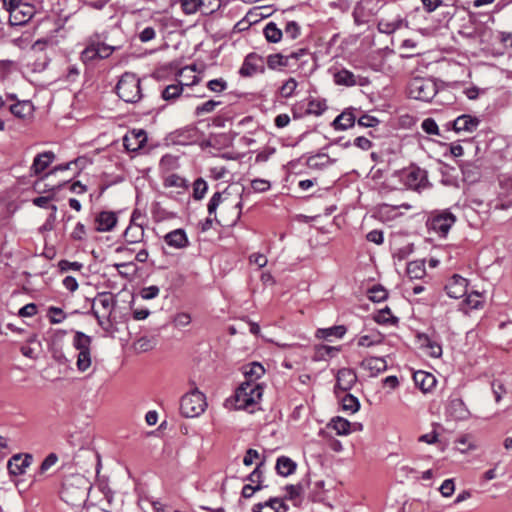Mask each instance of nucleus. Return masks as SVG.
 <instances>
[{
  "label": "nucleus",
  "instance_id": "obj_29",
  "mask_svg": "<svg viewBox=\"0 0 512 512\" xmlns=\"http://www.w3.org/2000/svg\"><path fill=\"white\" fill-rule=\"evenodd\" d=\"M263 34L269 43H278L283 38L282 27L278 26L274 21H270L264 26Z\"/></svg>",
  "mask_w": 512,
  "mask_h": 512
},
{
  "label": "nucleus",
  "instance_id": "obj_37",
  "mask_svg": "<svg viewBox=\"0 0 512 512\" xmlns=\"http://www.w3.org/2000/svg\"><path fill=\"white\" fill-rule=\"evenodd\" d=\"M13 115L19 118H26L33 112V105L29 101L18 102L10 106Z\"/></svg>",
  "mask_w": 512,
  "mask_h": 512
},
{
  "label": "nucleus",
  "instance_id": "obj_40",
  "mask_svg": "<svg viewBox=\"0 0 512 512\" xmlns=\"http://www.w3.org/2000/svg\"><path fill=\"white\" fill-rule=\"evenodd\" d=\"M179 413L183 418L186 419L192 417V394L190 392H187L181 397Z\"/></svg>",
  "mask_w": 512,
  "mask_h": 512
},
{
  "label": "nucleus",
  "instance_id": "obj_2",
  "mask_svg": "<svg viewBox=\"0 0 512 512\" xmlns=\"http://www.w3.org/2000/svg\"><path fill=\"white\" fill-rule=\"evenodd\" d=\"M407 91L410 98L430 102L436 96L438 88L432 78L414 77L409 81Z\"/></svg>",
  "mask_w": 512,
  "mask_h": 512
},
{
  "label": "nucleus",
  "instance_id": "obj_53",
  "mask_svg": "<svg viewBox=\"0 0 512 512\" xmlns=\"http://www.w3.org/2000/svg\"><path fill=\"white\" fill-rule=\"evenodd\" d=\"M186 180L176 174L168 175L164 180L165 187H187Z\"/></svg>",
  "mask_w": 512,
  "mask_h": 512
},
{
  "label": "nucleus",
  "instance_id": "obj_42",
  "mask_svg": "<svg viewBox=\"0 0 512 512\" xmlns=\"http://www.w3.org/2000/svg\"><path fill=\"white\" fill-rule=\"evenodd\" d=\"M207 408L205 395L194 387V417H198Z\"/></svg>",
  "mask_w": 512,
  "mask_h": 512
},
{
  "label": "nucleus",
  "instance_id": "obj_39",
  "mask_svg": "<svg viewBox=\"0 0 512 512\" xmlns=\"http://www.w3.org/2000/svg\"><path fill=\"white\" fill-rule=\"evenodd\" d=\"M144 235V230L140 225H129L124 232V238L128 243H138Z\"/></svg>",
  "mask_w": 512,
  "mask_h": 512
},
{
  "label": "nucleus",
  "instance_id": "obj_17",
  "mask_svg": "<svg viewBox=\"0 0 512 512\" xmlns=\"http://www.w3.org/2000/svg\"><path fill=\"white\" fill-rule=\"evenodd\" d=\"M446 413L454 420H465L470 415L464 401L460 398H454L449 401Z\"/></svg>",
  "mask_w": 512,
  "mask_h": 512
},
{
  "label": "nucleus",
  "instance_id": "obj_13",
  "mask_svg": "<svg viewBox=\"0 0 512 512\" xmlns=\"http://www.w3.org/2000/svg\"><path fill=\"white\" fill-rule=\"evenodd\" d=\"M445 291L450 298L459 299L467 293V279L454 274L445 285Z\"/></svg>",
  "mask_w": 512,
  "mask_h": 512
},
{
  "label": "nucleus",
  "instance_id": "obj_58",
  "mask_svg": "<svg viewBox=\"0 0 512 512\" xmlns=\"http://www.w3.org/2000/svg\"><path fill=\"white\" fill-rule=\"evenodd\" d=\"M263 465V461L257 464L255 469L247 476V480L250 481L251 483H256V485L261 484L263 476V471L261 470V467Z\"/></svg>",
  "mask_w": 512,
  "mask_h": 512
},
{
  "label": "nucleus",
  "instance_id": "obj_23",
  "mask_svg": "<svg viewBox=\"0 0 512 512\" xmlns=\"http://www.w3.org/2000/svg\"><path fill=\"white\" fill-rule=\"evenodd\" d=\"M334 82L340 86L352 87L357 84L364 85L361 78L356 76L353 72L348 69H341L334 74Z\"/></svg>",
  "mask_w": 512,
  "mask_h": 512
},
{
  "label": "nucleus",
  "instance_id": "obj_1",
  "mask_svg": "<svg viewBox=\"0 0 512 512\" xmlns=\"http://www.w3.org/2000/svg\"><path fill=\"white\" fill-rule=\"evenodd\" d=\"M116 92L123 101L137 103L142 98L140 79L133 73H124L116 85Z\"/></svg>",
  "mask_w": 512,
  "mask_h": 512
},
{
  "label": "nucleus",
  "instance_id": "obj_44",
  "mask_svg": "<svg viewBox=\"0 0 512 512\" xmlns=\"http://www.w3.org/2000/svg\"><path fill=\"white\" fill-rule=\"evenodd\" d=\"M388 297L387 290L381 285H374L368 290V298L373 302H382Z\"/></svg>",
  "mask_w": 512,
  "mask_h": 512
},
{
  "label": "nucleus",
  "instance_id": "obj_47",
  "mask_svg": "<svg viewBox=\"0 0 512 512\" xmlns=\"http://www.w3.org/2000/svg\"><path fill=\"white\" fill-rule=\"evenodd\" d=\"M47 316L51 324L62 323L66 318L64 311L61 308L55 306L48 308Z\"/></svg>",
  "mask_w": 512,
  "mask_h": 512
},
{
  "label": "nucleus",
  "instance_id": "obj_46",
  "mask_svg": "<svg viewBox=\"0 0 512 512\" xmlns=\"http://www.w3.org/2000/svg\"><path fill=\"white\" fill-rule=\"evenodd\" d=\"M460 168L463 174L464 181L472 183L478 179L479 173L474 171L476 167L473 164L464 163L460 166Z\"/></svg>",
  "mask_w": 512,
  "mask_h": 512
},
{
  "label": "nucleus",
  "instance_id": "obj_8",
  "mask_svg": "<svg viewBox=\"0 0 512 512\" xmlns=\"http://www.w3.org/2000/svg\"><path fill=\"white\" fill-rule=\"evenodd\" d=\"M75 482L77 484L76 487L69 481H66L61 490L62 500L70 505H78L85 500L86 480L78 476L75 478Z\"/></svg>",
  "mask_w": 512,
  "mask_h": 512
},
{
  "label": "nucleus",
  "instance_id": "obj_48",
  "mask_svg": "<svg viewBox=\"0 0 512 512\" xmlns=\"http://www.w3.org/2000/svg\"><path fill=\"white\" fill-rule=\"evenodd\" d=\"M455 172V168L445 165L441 169L442 179L441 182L446 186H456L457 185V178L452 175V173Z\"/></svg>",
  "mask_w": 512,
  "mask_h": 512
},
{
  "label": "nucleus",
  "instance_id": "obj_3",
  "mask_svg": "<svg viewBox=\"0 0 512 512\" xmlns=\"http://www.w3.org/2000/svg\"><path fill=\"white\" fill-rule=\"evenodd\" d=\"M91 344L90 336L80 331L75 332L72 345L78 351L76 367L81 373L86 372L92 365Z\"/></svg>",
  "mask_w": 512,
  "mask_h": 512
},
{
  "label": "nucleus",
  "instance_id": "obj_12",
  "mask_svg": "<svg viewBox=\"0 0 512 512\" xmlns=\"http://www.w3.org/2000/svg\"><path fill=\"white\" fill-rule=\"evenodd\" d=\"M357 382V375L353 369L350 368H342L337 372L336 375V384H335V393H338V390L341 392H347L352 389V387Z\"/></svg>",
  "mask_w": 512,
  "mask_h": 512
},
{
  "label": "nucleus",
  "instance_id": "obj_20",
  "mask_svg": "<svg viewBox=\"0 0 512 512\" xmlns=\"http://www.w3.org/2000/svg\"><path fill=\"white\" fill-rule=\"evenodd\" d=\"M32 457L28 454L22 456L21 454L14 455L7 464L9 473L12 475H21L25 469L31 464Z\"/></svg>",
  "mask_w": 512,
  "mask_h": 512
},
{
  "label": "nucleus",
  "instance_id": "obj_6",
  "mask_svg": "<svg viewBox=\"0 0 512 512\" xmlns=\"http://www.w3.org/2000/svg\"><path fill=\"white\" fill-rule=\"evenodd\" d=\"M456 222V216L449 210L435 211L427 219L426 226L430 232L446 237Z\"/></svg>",
  "mask_w": 512,
  "mask_h": 512
},
{
  "label": "nucleus",
  "instance_id": "obj_60",
  "mask_svg": "<svg viewBox=\"0 0 512 512\" xmlns=\"http://www.w3.org/2000/svg\"><path fill=\"white\" fill-rule=\"evenodd\" d=\"M4 6L10 11L11 15L17 19L18 11H20L21 0H3Z\"/></svg>",
  "mask_w": 512,
  "mask_h": 512
},
{
  "label": "nucleus",
  "instance_id": "obj_19",
  "mask_svg": "<svg viewBox=\"0 0 512 512\" xmlns=\"http://www.w3.org/2000/svg\"><path fill=\"white\" fill-rule=\"evenodd\" d=\"M117 215L112 211H102L95 219L96 231L98 232H109L117 224Z\"/></svg>",
  "mask_w": 512,
  "mask_h": 512
},
{
  "label": "nucleus",
  "instance_id": "obj_5",
  "mask_svg": "<svg viewBox=\"0 0 512 512\" xmlns=\"http://www.w3.org/2000/svg\"><path fill=\"white\" fill-rule=\"evenodd\" d=\"M263 395V387L257 382H242L235 392L238 409H246L257 403Z\"/></svg>",
  "mask_w": 512,
  "mask_h": 512
},
{
  "label": "nucleus",
  "instance_id": "obj_38",
  "mask_svg": "<svg viewBox=\"0 0 512 512\" xmlns=\"http://www.w3.org/2000/svg\"><path fill=\"white\" fill-rule=\"evenodd\" d=\"M306 109L308 115L320 116L327 110L326 100L310 98Z\"/></svg>",
  "mask_w": 512,
  "mask_h": 512
},
{
  "label": "nucleus",
  "instance_id": "obj_10",
  "mask_svg": "<svg viewBox=\"0 0 512 512\" xmlns=\"http://www.w3.org/2000/svg\"><path fill=\"white\" fill-rule=\"evenodd\" d=\"M264 72V58L255 52H251L245 56L239 69V75L244 78H249L256 74H263Z\"/></svg>",
  "mask_w": 512,
  "mask_h": 512
},
{
  "label": "nucleus",
  "instance_id": "obj_45",
  "mask_svg": "<svg viewBox=\"0 0 512 512\" xmlns=\"http://www.w3.org/2000/svg\"><path fill=\"white\" fill-rule=\"evenodd\" d=\"M298 86V82L295 78H288L283 85L280 87V94L284 98H290L295 93V90Z\"/></svg>",
  "mask_w": 512,
  "mask_h": 512
},
{
  "label": "nucleus",
  "instance_id": "obj_51",
  "mask_svg": "<svg viewBox=\"0 0 512 512\" xmlns=\"http://www.w3.org/2000/svg\"><path fill=\"white\" fill-rule=\"evenodd\" d=\"M220 104H221L220 101L208 100L205 103H203L201 105H198L194 112L198 116L199 115H203V114H207V113H211Z\"/></svg>",
  "mask_w": 512,
  "mask_h": 512
},
{
  "label": "nucleus",
  "instance_id": "obj_14",
  "mask_svg": "<svg viewBox=\"0 0 512 512\" xmlns=\"http://www.w3.org/2000/svg\"><path fill=\"white\" fill-rule=\"evenodd\" d=\"M305 159V165L314 171H323L336 162L325 153H316L307 157L302 156L299 161Z\"/></svg>",
  "mask_w": 512,
  "mask_h": 512
},
{
  "label": "nucleus",
  "instance_id": "obj_64",
  "mask_svg": "<svg viewBox=\"0 0 512 512\" xmlns=\"http://www.w3.org/2000/svg\"><path fill=\"white\" fill-rule=\"evenodd\" d=\"M251 187L255 192H265L270 189V182L265 179H254Z\"/></svg>",
  "mask_w": 512,
  "mask_h": 512
},
{
  "label": "nucleus",
  "instance_id": "obj_56",
  "mask_svg": "<svg viewBox=\"0 0 512 512\" xmlns=\"http://www.w3.org/2000/svg\"><path fill=\"white\" fill-rule=\"evenodd\" d=\"M357 123L361 127L370 128L376 127L380 123V121L374 116L364 114L358 118Z\"/></svg>",
  "mask_w": 512,
  "mask_h": 512
},
{
  "label": "nucleus",
  "instance_id": "obj_9",
  "mask_svg": "<svg viewBox=\"0 0 512 512\" xmlns=\"http://www.w3.org/2000/svg\"><path fill=\"white\" fill-rule=\"evenodd\" d=\"M480 122V119L476 116L462 114L453 121L447 122L444 127L447 131L454 130L458 134L473 133L478 129Z\"/></svg>",
  "mask_w": 512,
  "mask_h": 512
},
{
  "label": "nucleus",
  "instance_id": "obj_32",
  "mask_svg": "<svg viewBox=\"0 0 512 512\" xmlns=\"http://www.w3.org/2000/svg\"><path fill=\"white\" fill-rule=\"evenodd\" d=\"M266 64L270 70H281L282 68L288 67L290 65L287 54L284 55L282 53H274L268 55L266 58Z\"/></svg>",
  "mask_w": 512,
  "mask_h": 512
},
{
  "label": "nucleus",
  "instance_id": "obj_7",
  "mask_svg": "<svg viewBox=\"0 0 512 512\" xmlns=\"http://www.w3.org/2000/svg\"><path fill=\"white\" fill-rule=\"evenodd\" d=\"M401 180L405 186L419 192L431 186L427 171L415 164L402 170Z\"/></svg>",
  "mask_w": 512,
  "mask_h": 512
},
{
  "label": "nucleus",
  "instance_id": "obj_15",
  "mask_svg": "<svg viewBox=\"0 0 512 512\" xmlns=\"http://www.w3.org/2000/svg\"><path fill=\"white\" fill-rule=\"evenodd\" d=\"M288 505L283 498L271 497L263 503H257L253 506L252 512H287Z\"/></svg>",
  "mask_w": 512,
  "mask_h": 512
},
{
  "label": "nucleus",
  "instance_id": "obj_4",
  "mask_svg": "<svg viewBox=\"0 0 512 512\" xmlns=\"http://www.w3.org/2000/svg\"><path fill=\"white\" fill-rule=\"evenodd\" d=\"M115 49L114 46L103 43L99 36L96 35L87 40L86 47L81 52L80 58L83 63L90 64L94 61L108 58Z\"/></svg>",
  "mask_w": 512,
  "mask_h": 512
},
{
  "label": "nucleus",
  "instance_id": "obj_35",
  "mask_svg": "<svg viewBox=\"0 0 512 512\" xmlns=\"http://www.w3.org/2000/svg\"><path fill=\"white\" fill-rule=\"evenodd\" d=\"M406 273L410 279H421L426 274L424 261L416 260L409 262Z\"/></svg>",
  "mask_w": 512,
  "mask_h": 512
},
{
  "label": "nucleus",
  "instance_id": "obj_50",
  "mask_svg": "<svg viewBox=\"0 0 512 512\" xmlns=\"http://www.w3.org/2000/svg\"><path fill=\"white\" fill-rule=\"evenodd\" d=\"M183 90L182 85H169L162 91V98L164 100H171L178 97Z\"/></svg>",
  "mask_w": 512,
  "mask_h": 512
},
{
  "label": "nucleus",
  "instance_id": "obj_21",
  "mask_svg": "<svg viewBox=\"0 0 512 512\" xmlns=\"http://www.w3.org/2000/svg\"><path fill=\"white\" fill-rule=\"evenodd\" d=\"M147 138L143 130L132 131L123 139L124 147L129 151H137L143 147Z\"/></svg>",
  "mask_w": 512,
  "mask_h": 512
},
{
  "label": "nucleus",
  "instance_id": "obj_62",
  "mask_svg": "<svg viewBox=\"0 0 512 512\" xmlns=\"http://www.w3.org/2000/svg\"><path fill=\"white\" fill-rule=\"evenodd\" d=\"M59 266V269L62 271V272H66V271H69V270H74V271H78L80 270L82 267H83V264L80 263V262H70L68 260H61L58 264Z\"/></svg>",
  "mask_w": 512,
  "mask_h": 512
},
{
  "label": "nucleus",
  "instance_id": "obj_26",
  "mask_svg": "<svg viewBox=\"0 0 512 512\" xmlns=\"http://www.w3.org/2000/svg\"><path fill=\"white\" fill-rule=\"evenodd\" d=\"M297 468V463L287 456H280L276 460L275 469L278 475L288 477L292 475Z\"/></svg>",
  "mask_w": 512,
  "mask_h": 512
},
{
  "label": "nucleus",
  "instance_id": "obj_24",
  "mask_svg": "<svg viewBox=\"0 0 512 512\" xmlns=\"http://www.w3.org/2000/svg\"><path fill=\"white\" fill-rule=\"evenodd\" d=\"M404 24L407 26V22L400 15H397L393 19H380L378 21L377 28L380 33L389 35L400 29Z\"/></svg>",
  "mask_w": 512,
  "mask_h": 512
},
{
  "label": "nucleus",
  "instance_id": "obj_52",
  "mask_svg": "<svg viewBox=\"0 0 512 512\" xmlns=\"http://www.w3.org/2000/svg\"><path fill=\"white\" fill-rule=\"evenodd\" d=\"M208 190L206 181L202 178L194 180V199H202Z\"/></svg>",
  "mask_w": 512,
  "mask_h": 512
},
{
  "label": "nucleus",
  "instance_id": "obj_54",
  "mask_svg": "<svg viewBox=\"0 0 512 512\" xmlns=\"http://www.w3.org/2000/svg\"><path fill=\"white\" fill-rule=\"evenodd\" d=\"M421 127L423 131L429 135H439V127L436 121L432 118L424 119Z\"/></svg>",
  "mask_w": 512,
  "mask_h": 512
},
{
  "label": "nucleus",
  "instance_id": "obj_57",
  "mask_svg": "<svg viewBox=\"0 0 512 512\" xmlns=\"http://www.w3.org/2000/svg\"><path fill=\"white\" fill-rule=\"evenodd\" d=\"M285 490L287 492L285 499L293 500L301 495L303 492V487L301 484H290L285 486Z\"/></svg>",
  "mask_w": 512,
  "mask_h": 512
},
{
  "label": "nucleus",
  "instance_id": "obj_25",
  "mask_svg": "<svg viewBox=\"0 0 512 512\" xmlns=\"http://www.w3.org/2000/svg\"><path fill=\"white\" fill-rule=\"evenodd\" d=\"M415 385L423 392H429L436 384V379L433 374L425 371H417L413 375Z\"/></svg>",
  "mask_w": 512,
  "mask_h": 512
},
{
  "label": "nucleus",
  "instance_id": "obj_16",
  "mask_svg": "<svg viewBox=\"0 0 512 512\" xmlns=\"http://www.w3.org/2000/svg\"><path fill=\"white\" fill-rule=\"evenodd\" d=\"M356 109L353 107L346 108L332 122L335 130L344 131L354 126L356 121Z\"/></svg>",
  "mask_w": 512,
  "mask_h": 512
},
{
  "label": "nucleus",
  "instance_id": "obj_59",
  "mask_svg": "<svg viewBox=\"0 0 512 512\" xmlns=\"http://www.w3.org/2000/svg\"><path fill=\"white\" fill-rule=\"evenodd\" d=\"M455 490V484L453 479H446L441 484L439 491L442 494L443 497H450L453 495Z\"/></svg>",
  "mask_w": 512,
  "mask_h": 512
},
{
  "label": "nucleus",
  "instance_id": "obj_41",
  "mask_svg": "<svg viewBox=\"0 0 512 512\" xmlns=\"http://www.w3.org/2000/svg\"><path fill=\"white\" fill-rule=\"evenodd\" d=\"M375 322L378 324H396L398 318L393 316L389 307H385L377 312L374 316Z\"/></svg>",
  "mask_w": 512,
  "mask_h": 512
},
{
  "label": "nucleus",
  "instance_id": "obj_22",
  "mask_svg": "<svg viewBox=\"0 0 512 512\" xmlns=\"http://www.w3.org/2000/svg\"><path fill=\"white\" fill-rule=\"evenodd\" d=\"M55 154L52 151H45L36 155L31 165V173L38 175L43 172L54 161Z\"/></svg>",
  "mask_w": 512,
  "mask_h": 512
},
{
  "label": "nucleus",
  "instance_id": "obj_18",
  "mask_svg": "<svg viewBox=\"0 0 512 512\" xmlns=\"http://www.w3.org/2000/svg\"><path fill=\"white\" fill-rule=\"evenodd\" d=\"M360 367L369 371L371 377H376L387 370V361L383 357H367L362 360Z\"/></svg>",
  "mask_w": 512,
  "mask_h": 512
},
{
  "label": "nucleus",
  "instance_id": "obj_34",
  "mask_svg": "<svg viewBox=\"0 0 512 512\" xmlns=\"http://www.w3.org/2000/svg\"><path fill=\"white\" fill-rule=\"evenodd\" d=\"M419 339L422 343V346L427 349V353L431 357L439 358L442 355V347L437 341L432 340L427 335H422L419 337Z\"/></svg>",
  "mask_w": 512,
  "mask_h": 512
},
{
  "label": "nucleus",
  "instance_id": "obj_43",
  "mask_svg": "<svg viewBox=\"0 0 512 512\" xmlns=\"http://www.w3.org/2000/svg\"><path fill=\"white\" fill-rule=\"evenodd\" d=\"M310 56V51L307 47H301L298 48L295 51H292L291 53L287 54L289 63L291 60H294L295 62H298L300 65H304L308 62V58Z\"/></svg>",
  "mask_w": 512,
  "mask_h": 512
},
{
  "label": "nucleus",
  "instance_id": "obj_28",
  "mask_svg": "<svg viewBox=\"0 0 512 512\" xmlns=\"http://www.w3.org/2000/svg\"><path fill=\"white\" fill-rule=\"evenodd\" d=\"M265 373V369L259 362H252L243 367L244 382H256Z\"/></svg>",
  "mask_w": 512,
  "mask_h": 512
},
{
  "label": "nucleus",
  "instance_id": "obj_36",
  "mask_svg": "<svg viewBox=\"0 0 512 512\" xmlns=\"http://www.w3.org/2000/svg\"><path fill=\"white\" fill-rule=\"evenodd\" d=\"M341 407L343 411L353 414L360 409V402L354 395L345 393L341 398Z\"/></svg>",
  "mask_w": 512,
  "mask_h": 512
},
{
  "label": "nucleus",
  "instance_id": "obj_11",
  "mask_svg": "<svg viewBox=\"0 0 512 512\" xmlns=\"http://www.w3.org/2000/svg\"><path fill=\"white\" fill-rule=\"evenodd\" d=\"M116 303V299L111 293H100L93 300L92 313H94V309H99L100 314L109 318L115 309Z\"/></svg>",
  "mask_w": 512,
  "mask_h": 512
},
{
  "label": "nucleus",
  "instance_id": "obj_27",
  "mask_svg": "<svg viewBox=\"0 0 512 512\" xmlns=\"http://www.w3.org/2000/svg\"><path fill=\"white\" fill-rule=\"evenodd\" d=\"M164 240L166 244L173 248H183L188 245V239L187 236L182 229H176L170 233H168Z\"/></svg>",
  "mask_w": 512,
  "mask_h": 512
},
{
  "label": "nucleus",
  "instance_id": "obj_55",
  "mask_svg": "<svg viewBox=\"0 0 512 512\" xmlns=\"http://www.w3.org/2000/svg\"><path fill=\"white\" fill-rule=\"evenodd\" d=\"M207 87L210 91L220 93L227 88V82L223 78L208 81Z\"/></svg>",
  "mask_w": 512,
  "mask_h": 512
},
{
  "label": "nucleus",
  "instance_id": "obj_63",
  "mask_svg": "<svg viewBox=\"0 0 512 512\" xmlns=\"http://www.w3.org/2000/svg\"><path fill=\"white\" fill-rule=\"evenodd\" d=\"M34 13L33 7L28 4H21L20 11H18V15L21 14L22 18L18 19V23H25L28 21Z\"/></svg>",
  "mask_w": 512,
  "mask_h": 512
},
{
  "label": "nucleus",
  "instance_id": "obj_30",
  "mask_svg": "<svg viewBox=\"0 0 512 512\" xmlns=\"http://www.w3.org/2000/svg\"><path fill=\"white\" fill-rule=\"evenodd\" d=\"M327 427L335 430L337 435L344 436L351 433L352 423L343 417L336 416L330 420Z\"/></svg>",
  "mask_w": 512,
  "mask_h": 512
},
{
  "label": "nucleus",
  "instance_id": "obj_33",
  "mask_svg": "<svg viewBox=\"0 0 512 512\" xmlns=\"http://www.w3.org/2000/svg\"><path fill=\"white\" fill-rule=\"evenodd\" d=\"M347 332V328L344 325H336L329 328L319 329L317 336L325 340H330L331 337L340 339Z\"/></svg>",
  "mask_w": 512,
  "mask_h": 512
},
{
  "label": "nucleus",
  "instance_id": "obj_49",
  "mask_svg": "<svg viewBox=\"0 0 512 512\" xmlns=\"http://www.w3.org/2000/svg\"><path fill=\"white\" fill-rule=\"evenodd\" d=\"M381 342H382V337L380 334H377L375 336L362 335L359 337L357 344H358V346H361V347H371V346L378 345Z\"/></svg>",
  "mask_w": 512,
  "mask_h": 512
},
{
  "label": "nucleus",
  "instance_id": "obj_31",
  "mask_svg": "<svg viewBox=\"0 0 512 512\" xmlns=\"http://www.w3.org/2000/svg\"><path fill=\"white\" fill-rule=\"evenodd\" d=\"M281 26L283 31V37H285V39L296 40L302 34V27L297 21H283L281 23Z\"/></svg>",
  "mask_w": 512,
  "mask_h": 512
},
{
  "label": "nucleus",
  "instance_id": "obj_61",
  "mask_svg": "<svg viewBox=\"0 0 512 512\" xmlns=\"http://www.w3.org/2000/svg\"><path fill=\"white\" fill-rule=\"evenodd\" d=\"M177 166V157L172 155H164L160 160V168L170 170Z\"/></svg>",
  "mask_w": 512,
  "mask_h": 512
}]
</instances>
